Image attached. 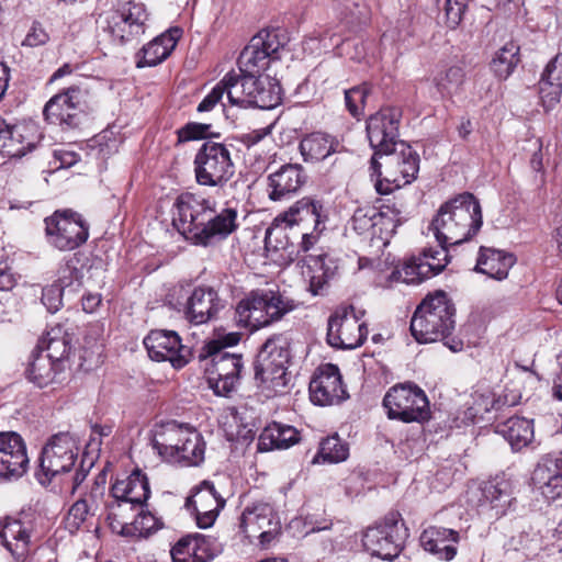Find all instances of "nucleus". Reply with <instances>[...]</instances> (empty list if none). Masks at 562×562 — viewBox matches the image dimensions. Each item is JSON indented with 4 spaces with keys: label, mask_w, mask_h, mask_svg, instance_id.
Returning <instances> with one entry per match:
<instances>
[{
    "label": "nucleus",
    "mask_w": 562,
    "mask_h": 562,
    "mask_svg": "<svg viewBox=\"0 0 562 562\" xmlns=\"http://www.w3.org/2000/svg\"><path fill=\"white\" fill-rule=\"evenodd\" d=\"M375 228L379 226L380 234L393 235L396 228L402 224L401 211L390 205L381 206L375 217Z\"/></svg>",
    "instance_id": "5fc2aeb1"
},
{
    "label": "nucleus",
    "mask_w": 562,
    "mask_h": 562,
    "mask_svg": "<svg viewBox=\"0 0 562 562\" xmlns=\"http://www.w3.org/2000/svg\"><path fill=\"white\" fill-rule=\"evenodd\" d=\"M403 116L400 106H383L367 120V137L375 155H392L396 146L403 143L398 139V127Z\"/></svg>",
    "instance_id": "dca6fc26"
},
{
    "label": "nucleus",
    "mask_w": 562,
    "mask_h": 562,
    "mask_svg": "<svg viewBox=\"0 0 562 562\" xmlns=\"http://www.w3.org/2000/svg\"><path fill=\"white\" fill-rule=\"evenodd\" d=\"M225 503V498L220 495L214 484L211 481H203L194 488L193 494L187 498L186 507L193 509L196 525L205 529L213 526Z\"/></svg>",
    "instance_id": "b1692460"
},
{
    "label": "nucleus",
    "mask_w": 562,
    "mask_h": 562,
    "mask_svg": "<svg viewBox=\"0 0 562 562\" xmlns=\"http://www.w3.org/2000/svg\"><path fill=\"white\" fill-rule=\"evenodd\" d=\"M372 92V86L369 82H362L350 89L345 90V104L348 112L356 119H359L367 104V100Z\"/></svg>",
    "instance_id": "8fccbe9b"
},
{
    "label": "nucleus",
    "mask_w": 562,
    "mask_h": 562,
    "mask_svg": "<svg viewBox=\"0 0 562 562\" xmlns=\"http://www.w3.org/2000/svg\"><path fill=\"white\" fill-rule=\"evenodd\" d=\"M250 108L270 110L281 101V87L270 77L251 76Z\"/></svg>",
    "instance_id": "58836bf2"
},
{
    "label": "nucleus",
    "mask_w": 562,
    "mask_h": 562,
    "mask_svg": "<svg viewBox=\"0 0 562 562\" xmlns=\"http://www.w3.org/2000/svg\"><path fill=\"white\" fill-rule=\"evenodd\" d=\"M531 482L546 499L562 497V457H543L532 472Z\"/></svg>",
    "instance_id": "393cba45"
},
{
    "label": "nucleus",
    "mask_w": 562,
    "mask_h": 562,
    "mask_svg": "<svg viewBox=\"0 0 562 562\" xmlns=\"http://www.w3.org/2000/svg\"><path fill=\"white\" fill-rule=\"evenodd\" d=\"M344 150L345 147L337 137L323 132L307 134L300 142V151L305 161L323 160Z\"/></svg>",
    "instance_id": "7c9ffc66"
},
{
    "label": "nucleus",
    "mask_w": 562,
    "mask_h": 562,
    "mask_svg": "<svg viewBox=\"0 0 562 562\" xmlns=\"http://www.w3.org/2000/svg\"><path fill=\"white\" fill-rule=\"evenodd\" d=\"M112 14L122 15L124 22L130 24L131 33H144L145 22L148 14L143 3L130 1Z\"/></svg>",
    "instance_id": "864d4df0"
},
{
    "label": "nucleus",
    "mask_w": 562,
    "mask_h": 562,
    "mask_svg": "<svg viewBox=\"0 0 562 562\" xmlns=\"http://www.w3.org/2000/svg\"><path fill=\"white\" fill-rule=\"evenodd\" d=\"M198 359L216 395L229 396L236 391L244 368L241 355L228 352L220 341L211 340L200 348Z\"/></svg>",
    "instance_id": "423d86ee"
},
{
    "label": "nucleus",
    "mask_w": 562,
    "mask_h": 562,
    "mask_svg": "<svg viewBox=\"0 0 562 562\" xmlns=\"http://www.w3.org/2000/svg\"><path fill=\"white\" fill-rule=\"evenodd\" d=\"M290 333L270 336L260 347L254 362L255 380L274 393L283 392L290 381L288 366L291 360Z\"/></svg>",
    "instance_id": "39448f33"
},
{
    "label": "nucleus",
    "mask_w": 562,
    "mask_h": 562,
    "mask_svg": "<svg viewBox=\"0 0 562 562\" xmlns=\"http://www.w3.org/2000/svg\"><path fill=\"white\" fill-rule=\"evenodd\" d=\"M218 86L232 106L250 108V90L254 86L251 76L229 71L222 78Z\"/></svg>",
    "instance_id": "e433bc0d"
},
{
    "label": "nucleus",
    "mask_w": 562,
    "mask_h": 562,
    "mask_svg": "<svg viewBox=\"0 0 562 562\" xmlns=\"http://www.w3.org/2000/svg\"><path fill=\"white\" fill-rule=\"evenodd\" d=\"M482 224L479 200L472 193L463 192L439 207L429 231L439 245H460L475 236Z\"/></svg>",
    "instance_id": "7ed1b4c3"
},
{
    "label": "nucleus",
    "mask_w": 562,
    "mask_h": 562,
    "mask_svg": "<svg viewBox=\"0 0 562 562\" xmlns=\"http://www.w3.org/2000/svg\"><path fill=\"white\" fill-rule=\"evenodd\" d=\"M448 246L440 245L439 250L424 248L418 256L405 261L400 271L403 281L407 284H418L443 271L448 263Z\"/></svg>",
    "instance_id": "6ab92c4d"
},
{
    "label": "nucleus",
    "mask_w": 562,
    "mask_h": 562,
    "mask_svg": "<svg viewBox=\"0 0 562 562\" xmlns=\"http://www.w3.org/2000/svg\"><path fill=\"white\" fill-rule=\"evenodd\" d=\"M306 270L304 276L308 279V291L314 295H324L329 281L335 278L338 265L327 254L308 255L304 258Z\"/></svg>",
    "instance_id": "cd10ccee"
},
{
    "label": "nucleus",
    "mask_w": 562,
    "mask_h": 562,
    "mask_svg": "<svg viewBox=\"0 0 562 562\" xmlns=\"http://www.w3.org/2000/svg\"><path fill=\"white\" fill-rule=\"evenodd\" d=\"M90 110L88 89L74 85L52 97L44 106L43 115L49 124L75 128Z\"/></svg>",
    "instance_id": "9b49d317"
},
{
    "label": "nucleus",
    "mask_w": 562,
    "mask_h": 562,
    "mask_svg": "<svg viewBox=\"0 0 562 562\" xmlns=\"http://www.w3.org/2000/svg\"><path fill=\"white\" fill-rule=\"evenodd\" d=\"M181 30L173 27L155 37L137 54L136 67H154L162 63L175 49Z\"/></svg>",
    "instance_id": "c756f323"
},
{
    "label": "nucleus",
    "mask_w": 562,
    "mask_h": 562,
    "mask_svg": "<svg viewBox=\"0 0 562 562\" xmlns=\"http://www.w3.org/2000/svg\"><path fill=\"white\" fill-rule=\"evenodd\" d=\"M144 345L150 359L158 362L169 361L176 369L183 368L192 353L173 330L154 329L144 338Z\"/></svg>",
    "instance_id": "a211bd4d"
},
{
    "label": "nucleus",
    "mask_w": 562,
    "mask_h": 562,
    "mask_svg": "<svg viewBox=\"0 0 562 562\" xmlns=\"http://www.w3.org/2000/svg\"><path fill=\"white\" fill-rule=\"evenodd\" d=\"M7 454L5 459L21 471H27L29 458L23 438L14 431L0 432V454Z\"/></svg>",
    "instance_id": "a19ab883"
},
{
    "label": "nucleus",
    "mask_w": 562,
    "mask_h": 562,
    "mask_svg": "<svg viewBox=\"0 0 562 562\" xmlns=\"http://www.w3.org/2000/svg\"><path fill=\"white\" fill-rule=\"evenodd\" d=\"M112 501L106 503L108 519L127 524L130 514L143 508L150 497L147 475L135 469L124 479H117L111 486Z\"/></svg>",
    "instance_id": "1a4fd4ad"
},
{
    "label": "nucleus",
    "mask_w": 562,
    "mask_h": 562,
    "mask_svg": "<svg viewBox=\"0 0 562 562\" xmlns=\"http://www.w3.org/2000/svg\"><path fill=\"white\" fill-rule=\"evenodd\" d=\"M368 327L360 323V316L352 305L341 306L329 316L327 342L338 349L360 347L368 336Z\"/></svg>",
    "instance_id": "f3484780"
},
{
    "label": "nucleus",
    "mask_w": 562,
    "mask_h": 562,
    "mask_svg": "<svg viewBox=\"0 0 562 562\" xmlns=\"http://www.w3.org/2000/svg\"><path fill=\"white\" fill-rule=\"evenodd\" d=\"M7 454H0V482L1 481H11L20 479L26 471H21V469H15L14 465L11 464V460L5 459Z\"/></svg>",
    "instance_id": "0e129e2a"
},
{
    "label": "nucleus",
    "mask_w": 562,
    "mask_h": 562,
    "mask_svg": "<svg viewBox=\"0 0 562 562\" xmlns=\"http://www.w3.org/2000/svg\"><path fill=\"white\" fill-rule=\"evenodd\" d=\"M187 436L173 461L183 462L186 465H199L204 460L205 442L203 437L194 428L187 432Z\"/></svg>",
    "instance_id": "37998d69"
},
{
    "label": "nucleus",
    "mask_w": 562,
    "mask_h": 562,
    "mask_svg": "<svg viewBox=\"0 0 562 562\" xmlns=\"http://www.w3.org/2000/svg\"><path fill=\"white\" fill-rule=\"evenodd\" d=\"M551 75H553V72ZM538 86L542 106L546 111L553 109L560 102L562 95V80L554 79L553 76H548L547 65Z\"/></svg>",
    "instance_id": "49530a36"
},
{
    "label": "nucleus",
    "mask_w": 562,
    "mask_h": 562,
    "mask_svg": "<svg viewBox=\"0 0 562 562\" xmlns=\"http://www.w3.org/2000/svg\"><path fill=\"white\" fill-rule=\"evenodd\" d=\"M105 30L110 33L113 41L119 44H124L131 41L133 37L139 35V33H131L130 24L124 22L122 15L110 13L106 18Z\"/></svg>",
    "instance_id": "6e6d98bb"
},
{
    "label": "nucleus",
    "mask_w": 562,
    "mask_h": 562,
    "mask_svg": "<svg viewBox=\"0 0 562 562\" xmlns=\"http://www.w3.org/2000/svg\"><path fill=\"white\" fill-rule=\"evenodd\" d=\"M216 553L215 540L202 533L181 537L170 550L172 562H210Z\"/></svg>",
    "instance_id": "a878e982"
},
{
    "label": "nucleus",
    "mask_w": 562,
    "mask_h": 562,
    "mask_svg": "<svg viewBox=\"0 0 562 562\" xmlns=\"http://www.w3.org/2000/svg\"><path fill=\"white\" fill-rule=\"evenodd\" d=\"M296 306L294 300L280 291L257 290L237 304L235 321L239 327L255 331L282 319Z\"/></svg>",
    "instance_id": "20e7f679"
},
{
    "label": "nucleus",
    "mask_w": 562,
    "mask_h": 562,
    "mask_svg": "<svg viewBox=\"0 0 562 562\" xmlns=\"http://www.w3.org/2000/svg\"><path fill=\"white\" fill-rule=\"evenodd\" d=\"M66 294L57 285H49L43 289L42 303L46 306L50 313L57 312L63 304V296Z\"/></svg>",
    "instance_id": "680f3d73"
},
{
    "label": "nucleus",
    "mask_w": 562,
    "mask_h": 562,
    "mask_svg": "<svg viewBox=\"0 0 562 562\" xmlns=\"http://www.w3.org/2000/svg\"><path fill=\"white\" fill-rule=\"evenodd\" d=\"M348 457V443L341 440L340 437L335 434L319 442L318 451L314 456L312 463H339L347 460Z\"/></svg>",
    "instance_id": "79ce46f5"
},
{
    "label": "nucleus",
    "mask_w": 562,
    "mask_h": 562,
    "mask_svg": "<svg viewBox=\"0 0 562 562\" xmlns=\"http://www.w3.org/2000/svg\"><path fill=\"white\" fill-rule=\"evenodd\" d=\"M239 530L245 537L258 538L261 543L270 542L279 530L273 509L267 503H254L245 507L239 518Z\"/></svg>",
    "instance_id": "412c9836"
},
{
    "label": "nucleus",
    "mask_w": 562,
    "mask_h": 562,
    "mask_svg": "<svg viewBox=\"0 0 562 562\" xmlns=\"http://www.w3.org/2000/svg\"><path fill=\"white\" fill-rule=\"evenodd\" d=\"M285 34L279 29L261 30L241 50L238 67L241 74L259 76L272 60H279V52L286 44Z\"/></svg>",
    "instance_id": "f8f14e48"
},
{
    "label": "nucleus",
    "mask_w": 562,
    "mask_h": 562,
    "mask_svg": "<svg viewBox=\"0 0 562 562\" xmlns=\"http://www.w3.org/2000/svg\"><path fill=\"white\" fill-rule=\"evenodd\" d=\"M300 441L296 428L273 422L268 425L259 436L258 450L271 451L273 449H288Z\"/></svg>",
    "instance_id": "4c0bfd02"
},
{
    "label": "nucleus",
    "mask_w": 562,
    "mask_h": 562,
    "mask_svg": "<svg viewBox=\"0 0 562 562\" xmlns=\"http://www.w3.org/2000/svg\"><path fill=\"white\" fill-rule=\"evenodd\" d=\"M519 47L513 43H506L493 57L490 67L498 79H507L519 63Z\"/></svg>",
    "instance_id": "c03bdc74"
},
{
    "label": "nucleus",
    "mask_w": 562,
    "mask_h": 562,
    "mask_svg": "<svg viewBox=\"0 0 562 562\" xmlns=\"http://www.w3.org/2000/svg\"><path fill=\"white\" fill-rule=\"evenodd\" d=\"M193 170L198 184L223 188L235 173L229 147L224 143L205 140L194 156Z\"/></svg>",
    "instance_id": "6e6552de"
},
{
    "label": "nucleus",
    "mask_w": 562,
    "mask_h": 562,
    "mask_svg": "<svg viewBox=\"0 0 562 562\" xmlns=\"http://www.w3.org/2000/svg\"><path fill=\"white\" fill-rule=\"evenodd\" d=\"M86 497H80L68 510L66 518L67 527L71 532L78 530L92 512V504Z\"/></svg>",
    "instance_id": "4d7b16f0"
},
{
    "label": "nucleus",
    "mask_w": 562,
    "mask_h": 562,
    "mask_svg": "<svg viewBox=\"0 0 562 562\" xmlns=\"http://www.w3.org/2000/svg\"><path fill=\"white\" fill-rule=\"evenodd\" d=\"M72 349V335L61 325H56L47 330L38 340L37 351L65 366Z\"/></svg>",
    "instance_id": "f704fd0d"
},
{
    "label": "nucleus",
    "mask_w": 562,
    "mask_h": 562,
    "mask_svg": "<svg viewBox=\"0 0 562 562\" xmlns=\"http://www.w3.org/2000/svg\"><path fill=\"white\" fill-rule=\"evenodd\" d=\"M456 328V306L445 291L428 294L417 306L411 319L412 336L419 344L442 341L452 351L463 342L452 336Z\"/></svg>",
    "instance_id": "f03ea898"
},
{
    "label": "nucleus",
    "mask_w": 562,
    "mask_h": 562,
    "mask_svg": "<svg viewBox=\"0 0 562 562\" xmlns=\"http://www.w3.org/2000/svg\"><path fill=\"white\" fill-rule=\"evenodd\" d=\"M402 147L398 156L395 157L398 171L404 179V183H411L416 179L419 171V156L405 143H401Z\"/></svg>",
    "instance_id": "3c124183"
},
{
    "label": "nucleus",
    "mask_w": 562,
    "mask_h": 562,
    "mask_svg": "<svg viewBox=\"0 0 562 562\" xmlns=\"http://www.w3.org/2000/svg\"><path fill=\"white\" fill-rule=\"evenodd\" d=\"M223 93L218 83L210 91L207 95L199 103L198 112H209L223 99Z\"/></svg>",
    "instance_id": "69168bd1"
},
{
    "label": "nucleus",
    "mask_w": 562,
    "mask_h": 562,
    "mask_svg": "<svg viewBox=\"0 0 562 562\" xmlns=\"http://www.w3.org/2000/svg\"><path fill=\"white\" fill-rule=\"evenodd\" d=\"M0 539L16 562H23L31 551V529L20 519L9 516L0 519Z\"/></svg>",
    "instance_id": "bb28decb"
},
{
    "label": "nucleus",
    "mask_w": 562,
    "mask_h": 562,
    "mask_svg": "<svg viewBox=\"0 0 562 562\" xmlns=\"http://www.w3.org/2000/svg\"><path fill=\"white\" fill-rule=\"evenodd\" d=\"M307 175L299 164H284L267 176L266 192L278 202L293 198L306 183Z\"/></svg>",
    "instance_id": "5701e85b"
},
{
    "label": "nucleus",
    "mask_w": 562,
    "mask_h": 562,
    "mask_svg": "<svg viewBox=\"0 0 562 562\" xmlns=\"http://www.w3.org/2000/svg\"><path fill=\"white\" fill-rule=\"evenodd\" d=\"M495 432L504 437L514 451H520L533 439V422L525 417H510L497 424Z\"/></svg>",
    "instance_id": "c9c22d12"
},
{
    "label": "nucleus",
    "mask_w": 562,
    "mask_h": 562,
    "mask_svg": "<svg viewBox=\"0 0 562 562\" xmlns=\"http://www.w3.org/2000/svg\"><path fill=\"white\" fill-rule=\"evenodd\" d=\"M465 79L461 65H452L435 77V82L441 94H452L459 91Z\"/></svg>",
    "instance_id": "de8ad7c7"
},
{
    "label": "nucleus",
    "mask_w": 562,
    "mask_h": 562,
    "mask_svg": "<svg viewBox=\"0 0 562 562\" xmlns=\"http://www.w3.org/2000/svg\"><path fill=\"white\" fill-rule=\"evenodd\" d=\"M327 214L323 203L311 196H304L292 204L285 212L279 214L274 224L267 228L265 235V246L268 250L274 251L288 248V238L279 222L286 226L303 225L306 231L310 228L316 233L325 229Z\"/></svg>",
    "instance_id": "0eeeda50"
},
{
    "label": "nucleus",
    "mask_w": 562,
    "mask_h": 562,
    "mask_svg": "<svg viewBox=\"0 0 562 562\" xmlns=\"http://www.w3.org/2000/svg\"><path fill=\"white\" fill-rule=\"evenodd\" d=\"M321 233H316L315 231L311 229V232H303L302 233V240L299 245V249L295 254V256L293 257V251H291L289 254V258L291 261H293L295 258L299 257L300 252H307L317 241L318 239V235Z\"/></svg>",
    "instance_id": "338daca9"
},
{
    "label": "nucleus",
    "mask_w": 562,
    "mask_h": 562,
    "mask_svg": "<svg viewBox=\"0 0 562 562\" xmlns=\"http://www.w3.org/2000/svg\"><path fill=\"white\" fill-rule=\"evenodd\" d=\"M515 262L516 258L510 252H505L495 248L481 247L475 271L501 281L507 278L508 271Z\"/></svg>",
    "instance_id": "473e14b6"
},
{
    "label": "nucleus",
    "mask_w": 562,
    "mask_h": 562,
    "mask_svg": "<svg viewBox=\"0 0 562 562\" xmlns=\"http://www.w3.org/2000/svg\"><path fill=\"white\" fill-rule=\"evenodd\" d=\"M419 541L426 551L438 559L451 561L457 554L456 544L460 541V533L454 529L431 526L422 532Z\"/></svg>",
    "instance_id": "c85d7f7f"
},
{
    "label": "nucleus",
    "mask_w": 562,
    "mask_h": 562,
    "mask_svg": "<svg viewBox=\"0 0 562 562\" xmlns=\"http://www.w3.org/2000/svg\"><path fill=\"white\" fill-rule=\"evenodd\" d=\"M191 429L192 427L179 424L176 420L168 422L156 431L153 447L160 456L173 461L177 453H179L181 443L188 437L187 432H190Z\"/></svg>",
    "instance_id": "72a5a7b5"
},
{
    "label": "nucleus",
    "mask_w": 562,
    "mask_h": 562,
    "mask_svg": "<svg viewBox=\"0 0 562 562\" xmlns=\"http://www.w3.org/2000/svg\"><path fill=\"white\" fill-rule=\"evenodd\" d=\"M79 260L71 257L58 268L57 280L53 283L66 293H74L82 284V271L78 268Z\"/></svg>",
    "instance_id": "a18cd8bd"
},
{
    "label": "nucleus",
    "mask_w": 562,
    "mask_h": 562,
    "mask_svg": "<svg viewBox=\"0 0 562 562\" xmlns=\"http://www.w3.org/2000/svg\"><path fill=\"white\" fill-rule=\"evenodd\" d=\"M15 279L7 262H0V291H9L13 289Z\"/></svg>",
    "instance_id": "774afa93"
},
{
    "label": "nucleus",
    "mask_w": 562,
    "mask_h": 562,
    "mask_svg": "<svg viewBox=\"0 0 562 562\" xmlns=\"http://www.w3.org/2000/svg\"><path fill=\"white\" fill-rule=\"evenodd\" d=\"M216 202L198 192H182L173 203L172 225L194 246H215L238 227V211L226 204L220 212Z\"/></svg>",
    "instance_id": "f257e3e1"
},
{
    "label": "nucleus",
    "mask_w": 562,
    "mask_h": 562,
    "mask_svg": "<svg viewBox=\"0 0 562 562\" xmlns=\"http://www.w3.org/2000/svg\"><path fill=\"white\" fill-rule=\"evenodd\" d=\"M133 525L142 537H149L164 527V522L160 518L156 517L150 512H144L142 508L134 518Z\"/></svg>",
    "instance_id": "bf43d9fd"
},
{
    "label": "nucleus",
    "mask_w": 562,
    "mask_h": 562,
    "mask_svg": "<svg viewBox=\"0 0 562 562\" xmlns=\"http://www.w3.org/2000/svg\"><path fill=\"white\" fill-rule=\"evenodd\" d=\"M439 7L441 0H435ZM446 15V24L449 29H456L462 21L469 0H442Z\"/></svg>",
    "instance_id": "13d9d810"
},
{
    "label": "nucleus",
    "mask_w": 562,
    "mask_h": 562,
    "mask_svg": "<svg viewBox=\"0 0 562 562\" xmlns=\"http://www.w3.org/2000/svg\"><path fill=\"white\" fill-rule=\"evenodd\" d=\"M510 491L508 482L502 481H487L481 487V506H490L496 509V515H504L506 507L510 504Z\"/></svg>",
    "instance_id": "ea45409f"
},
{
    "label": "nucleus",
    "mask_w": 562,
    "mask_h": 562,
    "mask_svg": "<svg viewBox=\"0 0 562 562\" xmlns=\"http://www.w3.org/2000/svg\"><path fill=\"white\" fill-rule=\"evenodd\" d=\"M383 406L390 419L422 423L429 418V401L425 392L413 383L391 387L383 398Z\"/></svg>",
    "instance_id": "ddd939ff"
},
{
    "label": "nucleus",
    "mask_w": 562,
    "mask_h": 562,
    "mask_svg": "<svg viewBox=\"0 0 562 562\" xmlns=\"http://www.w3.org/2000/svg\"><path fill=\"white\" fill-rule=\"evenodd\" d=\"M79 448L69 432H58L43 447L40 458L37 480L42 485L49 484L56 476L68 473L78 458Z\"/></svg>",
    "instance_id": "2eb2a0df"
},
{
    "label": "nucleus",
    "mask_w": 562,
    "mask_h": 562,
    "mask_svg": "<svg viewBox=\"0 0 562 562\" xmlns=\"http://www.w3.org/2000/svg\"><path fill=\"white\" fill-rule=\"evenodd\" d=\"M346 395L338 367L333 363L321 366L310 382L311 401L315 405L327 406L340 403Z\"/></svg>",
    "instance_id": "4be33fe9"
},
{
    "label": "nucleus",
    "mask_w": 562,
    "mask_h": 562,
    "mask_svg": "<svg viewBox=\"0 0 562 562\" xmlns=\"http://www.w3.org/2000/svg\"><path fill=\"white\" fill-rule=\"evenodd\" d=\"M407 538L408 529L401 514L391 512L383 521L366 530L362 544L372 555L382 560H393L403 550Z\"/></svg>",
    "instance_id": "9d476101"
},
{
    "label": "nucleus",
    "mask_w": 562,
    "mask_h": 562,
    "mask_svg": "<svg viewBox=\"0 0 562 562\" xmlns=\"http://www.w3.org/2000/svg\"><path fill=\"white\" fill-rule=\"evenodd\" d=\"M376 215L378 210L375 207H358L355 211L349 225L358 235H370L371 237H374L378 235L375 231Z\"/></svg>",
    "instance_id": "603ef678"
},
{
    "label": "nucleus",
    "mask_w": 562,
    "mask_h": 562,
    "mask_svg": "<svg viewBox=\"0 0 562 562\" xmlns=\"http://www.w3.org/2000/svg\"><path fill=\"white\" fill-rule=\"evenodd\" d=\"M48 40L49 36L46 31L38 23H34L26 34L24 41L22 42V45L29 47H37L46 44Z\"/></svg>",
    "instance_id": "e2e57ef3"
},
{
    "label": "nucleus",
    "mask_w": 562,
    "mask_h": 562,
    "mask_svg": "<svg viewBox=\"0 0 562 562\" xmlns=\"http://www.w3.org/2000/svg\"><path fill=\"white\" fill-rule=\"evenodd\" d=\"M65 371V366L46 357L42 351H33L25 369L26 379L37 387H45L58 382V376Z\"/></svg>",
    "instance_id": "2f4dec72"
},
{
    "label": "nucleus",
    "mask_w": 562,
    "mask_h": 562,
    "mask_svg": "<svg viewBox=\"0 0 562 562\" xmlns=\"http://www.w3.org/2000/svg\"><path fill=\"white\" fill-rule=\"evenodd\" d=\"M210 128V124L189 122L177 131L178 143L205 139L212 136Z\"/></svg>",
    "instance_id": "052dcab7"
},
{
    "label": "nucleus",
    "mask_w": 562,
    "mask_h": 562,
    "mask_svg": "<svg viewBox=\"0 0 562 562\" xmlns=\"http://www.w3.org/2000/svg\"><path fill=\"white\" fill-rule=\"evenodd\" d=\"M44 223L47 243L61 251L80 247L89 237V224L72 210H57Z\"/></svg>",
    "instance_id": "4468645a"
},
{
    "label": "nucleus",
    "mask_w": 562,
    "mask_h": 562,
    "mask_svg": "<svg viewBox=\"0 0 562 562\" xmlns=\"http://www.w3.org/2000/svg\"><path fill=\"white\" fill-rule=\"evenodd\" d=\"M226 301L218 291L209 285L195 286L183 305L184 318L193 325L206 324L215 319L225 308Z\"/></svg>",
    "instance_id": "aec40b11"
},
{
    "label": "nucleus",
    "mask_w": 562,
    "mask_h": 562,
    "mask_svg": "<svg viewBox=\"0 0 562 562\" xmlns=\"http://www.w3.org/2000/svg\"><path fill=\"white\" fill-rule=\"evenodd\" d=\"M340 15L350 31H357L370 21V9L364 2L347 0Z\"/></svg>",
    "instance_id": "09e8293b"
}]
</instances>
